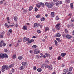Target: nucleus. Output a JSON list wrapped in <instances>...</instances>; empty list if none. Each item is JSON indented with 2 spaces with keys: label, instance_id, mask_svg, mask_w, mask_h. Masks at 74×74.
<instances>
[{
  "label": "nucleus",
  "instance_id": "774afa93",
  "mask_svg": "<svg viewBox=\"0 0 74 74\" xmlns=\"http://www.w3.org/2000/svg\"><path fill=\"white\" fill-rule=\"evenodd\" d=\"M67 74H72V73H71L70 72H68V73Z\"/></svg>",
  "mask_w": 74,
  "mask_h": 74
},
{
  "label": "nucleus",
  "instance_id": "c85d7f7f",
  "mask_svg": "<svg viewBox=\"0 0 74 74\" xmlns=\"http://www.w3.org/2000/svg\"><path fill=\"white\" fill-rule=\"evenodd\" d=\"M40 5H42V7H44V4L42 3H40Z\"/></svg>",
  "mask_w": 74,
  "mask_h": 74
},
{
  "label": "nucleus",
  "instance_id": "4c0bfd02",
  "mask_svg": "<svg viewBox=\"0 0 74 74\" xmlns=\"http://www.w3.org/2000/svg\"><path fill=\"white\" fill-rule=\"evenodd\" d=\"M58 3L59 4H62V2L61 1H59Z\"/></svg>",
  "mask_w": 74,
  "mask_h": 74
},
{
  "label": "nucleus",
  "instance_id": "20e7f679",
  "mask_svg": "<svg viewBox=\"0 0 74 74\" xmlns=\"http://www.w3.org/2000/svg\"><path fill=\"white\" fill-rule=\"evenodd\" d=\"M60 24L58 23L56 26V29H57V30H60Z\"/></svg>",
  "mask_w": 74,
  "mask_h": 74
},
{
  "label": "nucleus",
  "instance_id": "6ab92c4d",
  "mask_svg": "<svg viewBox=\"0 0 74 74\" xmlns=\"http://www.w3.org/2000/svg\"><path fill=\"white\" fill-rule=\"evenodd\" d=\"M61 55L62 56V57H64V56H66V53H61Z\"/></svg>",
  "mask_w": 74,
  "mask_h": 74
},
{
  "label": "nucleus",
  "instance_id": "4be33fe9",
  "mask_svg": "<svg viewBox=\"0 0 74 74\" xmlns=\"http://www.w3.org/2000/svg\"><path fill=\"white\" fill-rule=\"evenodd\" d=\"M56 40L59 42H61V40H60V39L58 38H57Z\"/></svg>",
  "mask_w": 74,
  "mask_h": 74
},
{
  "label": "nucleus",
  "instance_id": "4468645a",
  "mask_svg": "<svg viewBox=\"0 0 74 74\" xmlns=\"http://www.w3.org/2000/svg\"><path fill=\"white\" fill-rule=\"evenodd\" d=\"M34 26L35 27L37 28V27H38V24L37 23H35L34 24Z\"/></svg>",
  "mask_w": 74,
  "mask_h": 74
},
{
  "label": "nucleus",
  "instance_id": "58836bf2",
  "mask_svg": "<svg viewBox=\"0 0 74 74\" xmlns=\"http://www.w3.org/2000/svg\"><path fill=\"white\" fill-rule=\"evenodd\" d=\"M54 42L56 45H57V44H58V42L56 40H54Z\"/></svg>",
  "mask_w": 74,
  "mask_h": 74
},
{
  "label": "nucleus",
  "instance_id": "bb28decb",
  "mask_svg": "<svg viewBox=\"0 0 74 74\" xmlns=\"http://www.w3.org/2000/svg\"><path fill=\"white\" fill-rule=\"evenodd\" d=\"M16 55L14 54L12 56V58L13 59H15V58H16Z\"/></svg>",
  "mask_w": 74,
  "mask_h": 74
},
{
  "label": "nucleus",
  "instance_id": "b1692460",
  "mask_svg": "<svg viewBox=\"0 0 74 74\" xmlns=\"http://www.w3.org/2000/svg\"><path fill=\"white\" fill-rule=\"evenodd\" d=\"M45 20V18L44 17H42L41 18V21H44Z\"/></svg>",
  "mask_w": 74,
  "mask_h": 74
},
{
  "label": "nucleus",
  "instance_id": "37998d69",
  "mask_svg": "<svg viewBox=\"0 0 74 74\" xmlns=\"http://www.w3.org/2000/svg\"><path fill=\"white\" fill-rule=\"evenodd\" d=\"M8 32L9 33H12V30L10 29L9 30Z\"/></svg>",
  "mask_w": 74,
  "mask_h": 74
},
{
  "label": "nucleus",
  "instance_id": "aec40b11",
  "mask_svg": "<svg viewBox=\"0 0 74 74\" xmlns=\"http://www.w3.org/2000/svg\"><path fill=\"white\" fill-rule=\"evenodd\" d=\"M70 8L72 9L73 7V3H71L70 4Z\"/></svg>",
  "mask_w": 74,
  "mask_h": 74
},
{
  "label": "nucleus",
  "instance_id": "2eb2a0df",
  "mask_svg": "<svg viewBox=\"0 0 74 74\" xmlns=\"http://www.w3.org/2000/svg\"><path fill=\"white\" fill-rule=\"evenodd\" d=\"M36 6L37 7H38V8H40V7H41V3H38L36 5Z\"/></svg>",
  "mask_w": 74,
  "mask_h": 74
},
{
  "label": "nucleus",
  "instance_id": "a18cd8bd",
  "mask_svg": "<svg viewBox=\"0 0 74 74\" xmlns=\"http://www.w3.org/2000/svg\"><path fill=\"white\" fill-rule=\"evenodd\" d=\"M3 1H0V4H3Z\"/></svg>",
  "mask_w": 74,
  "mask_h": 74
},
{
  "label": "nucleus",
  "instance_id": "a878e982",
  "mask_svg": "<svg viewBox=\"0 0 74 74\" xmlns=\"http://www.w3.org/2000/svg\"><path fill=\"white\" fill-rule=\"evenodd\" d=\"M14 21H17L18 18H17V17L15 16V17H14Z\"/></svg>",
  "mask_w": 74,
  "mask_h": 74
},
{
  "label": "nucleus",
  "instance_id": "c756f323",
  "mask_svg": "<svg viewBox=\"0 0 74 74\" xmlns=\"http://www.w3.org/2000/svg\"><path fill=\"white\" fill-rule=\"evenodd\" d=\"M45 69H47V68H49V66L48 65H46L45 67Z\"/></svg>",
  "mask_w": 74,
  "mask_h": 74
},
{
  "label": "nucleus",
  "instance_id": "6e6552de",
  "mask_svg": "<svg viewBox=\"0 0 74 74\" xmlns=\"http://www.w3.org/2000/svg\"><path fill=\"white\" fill-rule=\"evenodd\" d=\"M66 38L68 39H71V38L72 37L71 36L69 35H67L66 36Z\"/></svg>",
  "mask_w": 74,
  "mask_h": 74
},
{
  "label": "nucleus",
  "instance_id": "393cba45",
  "mask_svg": "<svg viewBox=\"0 0 74 74\" xmlns=\"http://www.w3.org/2000/svg\"><path fill=\"white\" fill-rule=\"evenodd\" d=\"M32 9H33V7L31 6L29 8V11H31Z\"/></svg>",
  "mask_w": 74,
  "mask_h": 74
},
{
  "label": "nucleus",
  "instance_id": "bf43d9fd",
  "mask_svg": "<svg viewBox=\"0 0 74 74\" xmlns=\"http://www.w3.org/2000/svg\"><path fill=\"white\" fill-rule=\"evenodd\" d=\"M58 60H60V59H61V58L59 56L58 57Z\"/></svg>",
  "mask_w": 74,
  "mask_h": 74
},
{
  "label": "nucleus",
  "instance_id": "a19ab883",
  "mask_svg": "<svg viewBox=\"0 0 74 74\" xmlns=\"http://www.w3.org/2000/svg\"><path fill=\"white\" fill-rule=\"evenodd\" d=\"M38 11V9L37 8H35V11Z\"/></svg>",
  "mask_w": 74,
  "mask_h": 74
},
{
  "label": "nucleus",
  "instance_id": "de8ad7c7",
  "mask_svg": "<svg viewBox=\"0 0 74 74\" xmlns=\"http://www.w3.org/2000/svg\"><path fill=\"white\" fill-rule=\"evenodd\" d=\"M66 34H64L63 35V37H64H64H66Z\"/></svg>",
  "mask_w": 74,
  "mask_h": 74
},
{
  "label": "nucleus",
  "instance_id": "603ef678",
  "mask_svg": "<svg viewBox=\"0 0 74 74\" xmlns=\"http://www.w3.org/2000/svg\"><path fill=\"white\" fill-rule=\"evenodd\" d=\"M49 49L50 50H51V49H52V47H50L49 48Z\"/></svg>",
  "mask_w": 74,
  "mask_h": 74
},
{
  "label": "nucleus",
  "instance_id": "0e129e2a",
  "mask_svg": "<svg viewBox=\"0 0 74 74\" xmlns=\"http://www.w3.org/2000/svg\"><path fill=\"white\" fill-rule=\"evenodd\" d=\"M41 25V24L39 23H38V26H40Z\"/></svg>",
  "mask_w": 74,
  "mask_h": 74
},
{
  "label": "nucleus",
  "instance_id": "7c9ffc66",
  "mask_svg": "<svg viewBox=\"0 0 74 74\" xmlns=\"http://www.w3.org/2000/svg\"><path fill=\"white\" fill-rule=\"evenodd\" d=\"M49 70H52V67L51 66H49Z\"/></svg>",
  "mask_w": 74,
  "mask_h": 74
},
{
  "label": "nucleus",
  "instance_id": "6e6d98bb",
  "mask_svg": "<svg viewBox=\"0 0 74 74\" xmlns=\"http://www.w3.org/2000/svg\"><path fill=\"white\" fill-rule=\"evenodd\" d=\"M59 3H58V2L56 3V6H58V5H59Z\"/></svg>",
  "mask_w": 74,
  "mask_h": 74
},
{
  "label": "nucleus",
  "instance_id": "052dcab7",
  "mask_svg": "<svg viewBox=\"0 0 74 74\" xmlns=\"http://www.w3.org/2000/svg\"><path fill=\"white\" fill-rule=\"evenodd\" d=\"M65 66V65H64V64H63L62 66V67H64Z\"/></svg>",
  "mask_w": 74,
  "mask_h": 74
},
{
  "label": "nucleus",
  "instance_id": "39448f33",
  "mask_svg": "<svg viewBox=\"0 0 74 74\" xmlns=\"http://www.w3.org/2000/svg\"><path fill=\"white\" fill-rule=\"evenodd\" d=\"M40 52V51H37L36 49H35L34 50V54H38V53H39Z\"/></svg>",
  "mask_w": 74,
  "mask_h": 74
},
{
  "label": "nucleus",
  "instance_id": "680f3d73",
  "mask_svg": "<svg viewBox=\"0 0 74 74\" xmlns=\"http://www.w3.org/2000/svg\"><path fill=\"white\" fill-rule=\"evenodd\" d=\"M30 53H33V51H32V50H30L29 51Z\"/></svg>",
  "mask_w": 74,
  "mask_h": 74
},
{
  "label": "nucleus",
  "instance_id": "9b49d317",
  "mask_svg": "<svg viewBox=\"0 0 74 74\" xmlns=\"http://www.w3.org/2000/svg\"><path fill=\"white\" fill-rule=\"evenodd\" d=\"M23 30H27V26H24L23 27Z\"/></svg>",
  "mask_w": 74,
  "mask_h": 74
},
{
  "label": "nucleus",
  "instance_id": "cd10ccee",
  "mask_svg": "<svg viewBox=\"0 0 74 74\" xmlns=\"http://www.w3.org/2000/svg\"><path fill=\"white\" fill-rule=\"evenodd\" d=\"M66 2H67V3H70V0H66Z\"/></svg>",
  "mask_w": 74,
  "mask_h": 74
},
{
  "label": "nucleus",
  "instance_id": "864d4df0",
  "mask_svg": "<svg viewBox=\"0 0 74 74\" xmlns=\"http://www.w3.org/2000/svg\"><path fill=\"white\" fill-rule=\"evenodd\" d=\"M72 15V14H71V13H70L69 15H68V16H71V15Z\"/></svg>",
  "mask_w": 74,
  "mask_h": 74
},
{
  "label": "nucleus",
  "instance_id": "1a4fd4ad",
  "mask_svg": "<svg viewBox=\"0 0 74 74\" xmlns=\"http://www.w3.org/2000/svg\"><path fill=\"white\" fill-rule=\"evenodd\" d=\"M1 44L2 45V46L3 47H4L6 45V44L4 42V41L3 40L2 41H1Z\"/></svg>",
  "mask_w": 74,
  "mask_h": 74
},
{
  "label": "nucleus",
  "instance_id": "423d86ee",
  "mask_svg": "<svg viewBox=\"0 0 74 74\" xmlns=\"http://www.w3.org/2000/svg\"><path fill=\"white\" fill-rule=\"evenodd\" d=\"M4 31H3L2 33L1 34H0V38H3V37H4Z\"/></svg>",
  "mask_w": 74,
  "mask_h": 74
},
{
  "label": "nucleus",
  "instance_id": "13d9d810",
  "mask_svg": "<svg viewBox=\"0 0 74 74\" xmlns=\"http://www.w3.org/2000/svg\"><path fill=\"white\" fill-rule=\"evenodd\" d=\"M65 32L66 33H67L68 31H67V29H65Z\"/></svg>",
  "mask_w": 74,
  "mask_h": 74
},
{
  "label": "nucleus",
  "instance_id": "c9c22d12",
  "mask_svg": "<svg viewBox=\"0 0 74 74\" xmlns=\"http://www.w3.org/2000/svg\"><path fill=\"white\" fill-rule=\"evenodd\" d=\"M72 69H73V68L72 67L70 68L69 69V71H71V70H72Z\"/></svg>",
  "mask_w": 74,
  "mask_h": 74
},
{
  "label": "nucleus",
  "instance_id": "72a5a7b5",
  "mask_svg": "<svg viewBox=\"0 0 74 74\" xmlns=\"http://www.w3.org/2000/svg\"><path fill=\"white\" fill-rule=\"evenodd\" d=\"M22 40V39L20 38L18 41V42H21Z\"/></svg>",
  "mask_w": 74,
  "mask_h": 74
},
{
  "label": "nucleus",
  "instance_id": "f8f14e48",
  "mask_svg": "<svg viewBox=\"0 0 74 74\" xmlns=\"http://www.w3.org/2000/svg\"><path fill=\"white\" fill-rule=\"evenodd\" d=\"M54 15H55V13H54V12H52L51 13V17H52V18H53V17H54Z\"/></svg>",
  "mask_w": 74,
  "mask_h": 74
},
{
  "label": "nucleus",
  "instance_id": "79ce46f5",
  "mask_svg": "<svg viewBox=\"0 0 74 74\" xmlns=\"http://www.w3.org/2000/svg\"><path fill=\"white\" fill-rule=\"evenodd\" d=\"M40 17V16L39 15H38L36 16V18H39Z\"/></svg>",
  "mask_w": 74,
  "mask_h": 74
},
{
  "label": "nucleus",
  "instance_id": "a211bd4d",
  "mask_svg": "<svg viewBox=\"0 0 74 74\" xmlns=\"http://www.w3.org/2000/svg\"><path fill=\"white\" fill-rule=\"evenodd\" d=\"M37 71H38V72H41V71H42V69H41V68H38L37 69Z\"/></svg>",
  "mask_w": 74,
  "mask_h": 74
},
{
  "label": "nucleus",
  "instance_id": "49530a36",
  "mask_svg": "<svg viewBox=\"0 0 74 74\" xmlns=\"http://www.w3.org/2000/svg\"><path fill=\"white\" fill-rule=\"evenodd\" d=\"M4 51L5 52H7L8 51V50H7V49H5V50H4Z\"/></svg>",
  "mask_w": 74,
  "mask_h": 74
},
{
  "label": "nucleus",
  "instance_id": "338daca9",
  "mask_svg": "<svg viewBox=\"0 0 74 74\" xmlns=\"http://www.w3.org/2000/svg\"><path fill=\"white\" fill-rule=\"evenodd\" d=\"M73 26H74V25H73V24H71V27H73Z\"/></svg>",
  "mask_w": 74,
  "mask_h": 74
},
{
  "label": "nucleus",
  "instance_id": "0eeeda50",
  "mask_svg": "<svg viewBox=\"0 0 74 74\" xmlns=\"http://www.w3.org/2000/svg\"><path fill=\"white\" fill-rule=\"evenodd\" d=\"M29 38H27L26 37H24L23 38V41H24V42H25L26 41H27V40H28Z\"/></svg>",
  "mask_w": 74,
  "mask_h": 74
},
{
  "label": "nucleus",
  "instance_id": "8fccbe9b",
  "mask_svg": "<svg viewBox=\"0 0 74 74\" xmlns=\"http://www.w3.org/2000/svg\"><path fill=\"white\" fill-rule=\"evenodd\" d=\"M33 69H34V70H37V68L36 67H34L33 68Z\"/></svg>",
  "mask_w": 74,
  "mask_h": 74
},
{
  "label": "nucleus",
  "instance_id": "f03ea898",
  "mask_svg": "<svg viewBox=\"0 0 74 74\" xmlns=\"http://www.w3.org/2000/svg\"><path fill=\"white\" fill-rule=\"evenodd\" d=\"M0 58L1 59H3L4 58H5L6 59L8 58V56L7 54H3L1 53L0 54Z\"/></svg>",
  "mask_w": 74,
  "mask_h": 74
},
{
  "label": "nucleus",
  "instance_id": "7ed1b4c3",
  "mask_svg": "<svg viewBox=\"0 0 74 74\" xmlns=\"http://www.w3.org/2000/svg\"><path fill=\"white\" fill-rule=\"evenodd\" d=\"M6 68V65H3L2 66V68L1 69V71L2 72H4L5 69Z\"/></svg>",
  "mask_w": 74,
  "mask_h": 74
},
{
  "label": "nucleus",
  "instance_id": "412c9836",
  "mask_svg": "<svg viewBox=\"0 0 74 74\" xmlns=\"http://www.w3.org/2000/svg\"><path fill=\"white\" fill-rule=\"evenodd\" d=\"M22 66H26V62H22Z\"/></svg>",
  "mask_w": 74,
  "mask_h": 74
},
{
  "label": "nucleus",
  "instance_id": "c03bdc74",
  "mask_svg": "<svg viewBox=\"0 0 74 74\" xmlns=\"http://www.w3.org/2000/svg\"><path fill=\"white\" fill-rule=\"evenodd\" d=\"M15 26L16 27H19V25H18V24H17L15 25Z\"/></svg>",
  "mask_w": 74,
  "mask_h": 74
},
{
  "label": "nucleus",
  "instance_id": "3c124183",
  "mask_svg": "<svg viewBox=\"0 0 74 74\" xmlns=\"http://www.w3.org/2000/svg\"><path fill=\"white\" fill-rule=\"evenodd\" d=\"M71 22H74V19L72 18L71 19Z\"/></svg>",
  "mask_w": 74,
  "mask_h": 74
},
{
  "label": "nucleus",
  "instance_id": "69168bd1",
  "mask_svg": "<svg viewBox=\"0 0 74 74\" xmlns=\"http://www.w3.org/2000/svg\"><path fill=\"white\" fill-rule=\"evenodd\" d=\"M67 27H68V28L70 27V25L68 24L67 25Z\"/></svg>",
  "mask_w": 74,
  "mask_h": 74
},
{
  "label": "nucleus",
  "instance_id": "473e14b6",
  "mask_svg": "<svg viewBox=\"0 0 74 74\" xmlns=\"http://www.w3.org/2000/svg\"><path fill=\"white\" fill-rule=\"evenodd\" d=\"M37 47V46L36 45H34L32 47V48H36Z\"/></svg>",
  "mask_w": 74,
  "mask_h": 74
},
{
  "label": "nucleus",
  "instance_id": "e2e57ef3",
  "mask_svg": "<svg viewBox=\"0 0 74 74\" xmlns=\"http://www.w3.org/2000/svg\"><path fill=\"white\" fill-rule=\"evenodd\" d=\"M46 63H49V61L47 60L46 61Z\"/></svg>",
  "mask_w": 74,
  "mask_h": 74
},
{
  "label": "nucleus",
  "instance_id": "5fc2aeb1",
  "mask_svg": "<svg viewBox=\"0 0 74 74\" xmlns=\"http://www.w3.org/2000/svg\"><path fill=\"white\" fill-rule=\"evenodd\" d=\"M9 67L8 66H7L6 67V69L8 70V69Z\"/></svg>",
  "mask_w": 74,
  "mask_h": 74
},
{
  "label": "nucleus",
  "instance_id": "f257e3e1",
  "mask_svg": "<svg viewBox=\"0 0 74 74\" xmlns=\"http://www.w3.org/2000/svg\"><path fill=\"white\" fill-rule=\"evenodd\" d=\"M45 4L46 6H47L49 8H52L53 6V2H52L50 3L46 2Z\"/></svg>",
  "mask_w": 74,
  "mask_h": 74
},
{
  "label": "nucleus",
  "instance_id": "e433bc0d",
  "mask_svg": "<svg viewBox=\"0 0 74 74\" xmlns=\"http://www.w3.org/2000/svg\"><path fill=\"white\" fill-rule=\"evenodd\" d=\"M49 30V28L48 27H46L45 29V32H47V31H48Z\"/></svg>",
  "mask_w": 74,
  "mask_h": 74
},
{
  "label": "nucleus",
  "instance_id": "2f4dec72",
  "mask_svg": "<svg viewBox=\"0 0 74 74\" xmlns=\"http://www.w3.org/2000/svg\"><path fill=\"white\" fill-rule=\"evenodd\" d=\"M11 26H14V25H9V26H8V27H7V29H8V28H9V27H11Z\"/></svg>",
  "mask_w": 74,
  "mask_h": 74
},
{
  "label": "nucleus",
  "instance_id": "ea45409f",
  "mask_svg": "<svg viewBox=\"0 0 74 74\" xmlns=\"http://www.w3.org/2000/svg\"><path fill=\"white\" fill-rule=\"evenodd\" d=\"M56 20H58L59 19V17H58V16H56Z\"/></svg>",
  "mask_w": 74,
  "mask_h": 74
},
{
  "label": "nucleus",
  "instance_id": "4d7b16f0",
  "mask_svg": "<svg viewBox=\"0 0 74 74\" xmlns=\"http://www.w3.org/2000/svg\"><path fill=\"white\" fill-rule=\"evenodd\" d=\"M37 32L38 33H41V31L39 30H38L37 31Z\"/></svg>",
  "mask_w": 74,
  "mask_h": 74
},
{
  "label": "nucleus",
  "instance_id": "ddd939ff",
  "mask_svg": "<svg viewBox=\"0 0 74 74\" xmlns=\"http://www.w3.org/2000/svg\"><path fill=\"white\" fill-rule=\"evenodd\" d=\"M56 36L57 37H60V36H61V35H60V34H59V33H57V34L56 35Z\"/></svg>",
  "mask_w": 74,
  "mask_h": 74
},
{
  "label": "nucleus",
  "instance_id": "dca6fc26",
  "mask_svg": "<svg viewBox=\"0 0 74 74\" xmlns=\"http://www.w3.org/2000/svg\"><path fill=\"white\" fill-rule=\"evenodd\" d=\"M69 70H68V69H64V73H67Z\"/></svg>",
  "mask_w": 74,
  "mask_h": 74
},
{
  "label": "nucleus",
  "instance_id": "5701e85b",
  "mask_svg": "<svg viewBox=\"0 0 74 74\" xmlns=\"http://www.w3.org/2000/svg\"><path fill=\"white\" fill-rule=\"evenodd\" d=\"M23 58V57H22V56H19L18 57V59H19V60H21V59H22Z\"/></svg>",
  "mask_w": 74,
  "mask_h": 74
},
{
  "label": "nucleus",
  "instance_id": "f3484780",
  "mask_svg": "<svg viewBox=\"0 0 74 74\" xmlns=\"http://www.w3.org/2000/svg\"><path fill=\"white\" fill-rule=\"evenodd\" d=\"M24 69H25V68L23 66H21L19 68V69L20 70H23Z\"/></svg>",
  "mask_w": 74,
  "mask_h": 74
},
{
  "label": "nucleus",
  "instance_id": "f704fd0d",
  "mask_svg": "<svg viewBox=\"0 0 74 74\" xmlns=\"http://www.w3.org/2000/svg\"><path fill=\"white\" fill-rule=\"evenodd\" d=\"M5 26L6 27H7V26L8 27V26H10V25L6 23L5 24Z\"/></svg>",
  "mask_w": 74,
  "mask_h": 74
},
{
  "label": "nucleus",
  "instance_id": "9d476101",
  "mask_svg": "<svg viewBox=\"0 0 74 74\" xmlns=\"http://www.w3.org/2000/svg\"><path fill=\"white\" fill-rule=\"evenodd\" d=\"M27 41L29 43H31V42H33L34 41V40H33V39H31V40H30L29 39L28 40H27Z\"/></svg>",
  "mask_w": 74,
  "mask_h": 74
},
{
  "label": "nucleus",
  "instance_id": "09e8293b",
  "mask_svg": "<svg viewBox=\"0 0 74 74\" xmlns=\"http://www.w3.org/2000/svg\"><path fill=\"white\" fill-rule=\"evenodd\" d=\"M23 11L25 13H26V12H27V11L25 10H24Z\"/></svg>",
  "mask_w": 74,
  "mask_h": 74
}]
</instances>
